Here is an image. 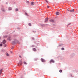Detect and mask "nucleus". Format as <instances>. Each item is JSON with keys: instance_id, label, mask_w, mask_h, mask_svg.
I'll list each match as a JSON object with an SVG mask.
<instances>
[{"instance_id": "f8f14e48", "label": "nucleus", "mask_w": 78, "mask_h": 78, "mask_svg": "<svg viewBox=\"0 0 78 78\" xmlns=\"http://www.w3.org/2000/svg\"><path fill=\"white\" fill-rule=\"evenodd\" d=\"M69 11H70V12H74V10L73 9H71Z\"/></svg>"}, {"instance_id": "1a4fd4ad", "label": "nucleus", "mask_w": 78, "mask_h": 78, "mask_svg": "<svg viewBox=\"0 0 78 78\" xmlns=\"http://www.w3.org/2000/svg\"><path fill=\"white\" fill-rule=\"evenodd\" d=\"M5 43H6V40H4L3 41V44H5Z\"/></svg>"}, {"instance_id": "5701e85b", "label": "nucleus", "mask_w": 78, "mask_h": 78, "mask_svg": "<svg viewBox=\"0 0 78 78\" xmlns=\"http://www.w3.org/2000/svg\"><path fill=\"white\" fill-rule=\"evenodd\" d=\"M62 50H64V48H61Z\"/></svg>"}, {"instance_id": "423d86ee", "label": "nucleus", "mask_w": 78, "mask_h": 78, "mask_svg": "<svg viewBox=\"0 0 78 78\" xmlns=\"http://www.w3.org/2000/svg\"><path fill=\"white\" fill-rule=\"evenodd\" d=\"M7 39L9 40V41H11V36H9V37L7 38Z\"/></svg>"}, {"instance_id": "412c9836", "label": "nucleus", "mask_w": 78, "mask_h": 78, "mask_svg": "<svg viewBox=\"0 0 78 78\" xmlns=\"http://www.w3.org/2000/svg\"><path fill=\"white\" fill-rule=\"evenodd\" d=\"M59 72H60V73H61L62 72V70L60 69L59 70Z\"/></svg>"}, {"instance_id": "b1692460", "label": "nucleus", "mask_w": 78, "mask_h": 78, "mask_svg": "<svg viewBox=\"0 0 78 78\" xmlns=\"http://www.w3.org/2000/svg\"><path fill=\"white\" fill-rule=\"evenodd\" d=\"M15 11H18V9H15Z\"/></svg>"}, {"instance_id": "a211bd4d", "label": "nucleus", "mask_w": 78, "mask_h": 78, "mask_svg": "<svg viewBox=\"0 0 78 78\" xmlns=\"http://www.w3.org/2000/svg\"><path fill=\"white\" fill-rule=\"evenodd\" d=\"M33 51H36V50L35 48H33Z\"/></svg>"}, {"instance_id": "7ed1b4c3", "label": "nucleus", "mask_w": 78, "mask_h": 78, "mask_svg": "<svg viewBox=\"0 0 78 78\" xmlns=\"http://www.w3.org/2000/svg\"><path fill=\"white\" fill-rule=\"evenodd\" d=\"M41 60L42 62H45V60L42 58H41Z\"/></svg>"}, {"instance_id": "58836bf2", "label": "nucleus", "mask_w": 78, "mask_h": 78, "mask_svg": "<svg viewBox=\"0 0 78 78\" xmlns=\"http://www.w3.org/2000/svg\"><path fill=\"white\" fill-rule=\"evenodd\" d=\"M6 5H8V2H6Z\"/></svg>"}, {"instance_id": "6ab92c4d", "label": "nucleus", "mask_w": 78, "mask_h": 78, "mask_svg": "<svg viewBox=\"0 0 78 78\" xmlns=\"http://www.w3.org/2000/svg\"><path fill=\"white\" fill-rule=\"evenodd\" d=\"M23 63H24V64H26V65H27V63L25 62H24Z\"/></svg>"}, {"instance_id": "4c0bfd02", "label": "nucleus", "mask_w": 78, "mask_h": 78, "mask_svg": "<svg viewBox=\"0 0 78 78\" xmlns=\"http://www.w3.org/2000/svg\"><path fill=\"white\" fill-rule=\"evenodd\" d=\"M19 57H20V58H22V57H21V56L20 55H19Z\"/></svg>"}, {"instance_id": "c85d7f7f", "label": "nucleus", "mask_w": 78, "mask_h": 78, "mask_svg": "<svg viewBox=\"0 0 78 78\" xmlns=\"http://www.w3.org/2000/svg\"><path fill=\"white\" fill-rule=\"evenodd\" d=\"M34 45H31V46H30V47H34Z\"/></svg>"}, {"instance_id": "473e14b6", "label": "nucleus", "mask_w": 78, "mask_h": 78, "mask_svg": "<svg viewBox=\"0 0 78 78\" xmlns=\"http://www.w3.org/2000/svg\"><path fill=\"white\" fill-rule=\"evenodd\" d=\"M45 0L46 2H47V3H48V1H47V0Z\"/></svg>"}, {"instance_id": "20e7f679", "label": "nucleus", "mask_w": 78, "mask_h": 78, "mask_svg": "<svg viewBox=\"0 0 78 78\" xmlns=\"http://www.w3.org/2000/svg\"><path fill=\"white\" fill-rule=\"evenodd\" d=\"M50 63L51 62H52L53 63H54L55 62V61H54V60H53V59H51V60H50Z\"/></svg>"}, {"instance_id": "9d476101", "label": "nucleus", "mask_w": 78, "mask_h": 78, "mask_svg": "<svg viewBox=\"0 0 78 78\" xmlns=\"http://www.w3.org/2000/svg\"><path fill=\"white\" fill-rule=\"evenodd\" d=\"M3 70V69H1L0 70V75H1L2 74V71Z\"/></svg>"}, {"instance_id": "6e6552de", "label": "nucleus", "mask_w": 78, "mask_h": 78, "mask_svg": "<svg viewBox=\"0 0 78 78\" xmlns=\"http://www.w3.org/2000/svg\"><path fill=\"white\" fill-rule=\"evenodd\" d=\"M50 22H54L55 20H50Z\"/></svg>"}, {"instance_id": "ddd939ff", "label": "nucleus", "mask_w": 78, "mask_h": 78, "mask_svg": "<svg viewBox=\"0 0 78 78\" xmlns=\"http://www.w3.org/2000/svg\"><path fill=\"white\" fill-rule=\"evenodd\" d=\"M70 57H71V58H73V54H71L70 56Z\"/></svg>"}, {"instance_id": "72a5a7b5", "label": "nucleus", "mask_w": 78, "mask_h": 78, "mask_svg": "<svg viewBox=\"0 0 78 78\" xmlns=\"http://www.w3.org/2000/svg\"><path fill=\"white\" fill-rule=\"evenodd\" d=\"M29 3V1H27V3Z\"/></svg>"}, {"instance_id": "f257e3e1", "label": "nucleus", "mask_w": 78, "mask_h": 78, "mask_svg": "<svg viewBox=\"0 0 78 78\" xmlns=\"http://www.w3.org/2000/svg\"><path fill=\"white\" fill-rule=\"evenodd\" d=\"M17 42V43H19V42L16 39L15 40V41H12V45H16V43Z\"/></svg>"}, {"instance_id": "0eeeda50", "label": "nucleus", "mask_w": 78, "mask_h": 78, "mask_svg": "<svg viewBox=\"0 0 78 78\" xmlns=\"http://www.w3.org/2000/svg\"><path fill=\"white\" fill-rule=\"evenodd\" d=\"M8 9L9 11H11V10H12V8L11 7H9Z\"/></svg>"}, {"instance_id": "cd10ccee", "label": "nucleus", "mask_w": 78, "mask_h": 78, "mask_svg": "<svg viewBox=\"0 0 78 78\" xmlns=\"http://www.w3.org/2000/svg\"><path fill=\"white\" fill-rule=\"evenodd\" d=\"M3 44H0V47H2Z\"/></svg>"}, {"instance_id": "393cba45", "label": "nucleus", "mask_w": 78, "mask_h": 78, "mask_svg": "<svg viewBox=\"0 0 78 78\" xmlns=\"http://www.w3.org/2000/svg\"><path fill=\"white\" fill-rule=\"evenodd\" d=\"M62 45V44H59V45H58V47H60V46H61V45Z\"/></svg>"}, {"instance_id": "39448f33", "label": "nucleus", "mask_w": 78, "mask_h": 78, "mask_svg": "<svg viewBox=\"0 0 78 78\" xmlns=\"http://www.w3.org/2000/svg\"><path fill=\"white\" fill-rule=\"evenodd\" d=\"M48 18H45V22H48Z\"/></svg>"}, {"instance_id": "e433bc0d", "label": "nucleus", "mask_w": 78, "mask_h": 78, "mask_svg": "<svg viewBox=\"0 0 78 78\" xmlns=\"http://www.w3.org/2000/svg\"><path fill=\"white\" fill-rule=\"evenodd\" d=\"M14 47H13L12 48H11L12 49H13V48H14Z\"/></svg>"}, {"instance_id": "f3484780", "label": "nucleus", "mask_w": 78, "mask_h": 78, "mask_svg": "<svg viewBox=\"0 0 78 78\" xmlns=\"http://www.w3.org/2000/svg\"><path fill=\"white\" fill-rule=\"evenodd\" d=\"M41 27H44L45 26V24H42L41 25Z\"/></svg>"}, {"instance_id": "aec40b11", "label": "nucleus", "mask_w": 78, "mask_h": 78, "mask_svg": "<svg viewBox=\"0 0 78 78\" xmlns=\"http://www.w3.org/2000/svg\"><path fill=\"white\" fill-rule=\"evenodd\" d=\"M34 60V61H37V58H35Z\"/></svg>"}, {"instance_id": "f704fd0d", "label": "nucleus", "mask_w": 78, "mask_h": 78, "mask_svg": "<svg viewBox=\"0 0 78 78\" xmlns=\"http://www.w3.org/2000/svg\"><path fill=\"white\" fill-rule=\"evenodd\" d=\"M32 32H33V33H35V32H36V31H32Z\"/></svg>"}, {"instance_id": "f03ea898", "label": "nucleus", "mask_w": 78, "mask_h": 78, "mask_svg": "<svg viewBox=\"0 0 78 78\" xmlns=\"http://www.w3.org/2000/svg\"><path fill=\"white\" fill-rule=\"evenodd\" d=\"M22 64V61H20L18 63L19 66H21Z\"/></svg>"}, {"instance_id": "c756f323", "label": "nucleus", "mask_w": 78, "mask_h": 78, "mask_svg": "<svg viewBox=\"0 0 78 78\" xmlns=\"http://www.w3.org/2000/svg\"><path fill=\"white\" fill-rule=\"evenodd\" d=\"M32 39H33V40H34V37H32Z\"/></svg>"}, {"instance_id": "dca6fc26", "label": "nucleus", "mask_w": 78, "mask_h": 78, "mask_svg": "<svg viewBox=\"0 0 78 78\" xmlns=\"http://www.w3.org/2000/svg\"><path fill=\"white\" fill-rule=\"evenodd\" d=\"M6 55L7 56H9V55L8 54V53H6Z\"/></svg>"}, {"instance_id": "ea45409f", "label": "nucleus", "mask_w": 78, "mask_h": 78, "mask_svg": "<svg viewBox=\"0 0 78 78\" xmlns=\"http://www.w3.org/2000/svg\"><path fill=\"white\" fill-rule=\"evenodd\" d=\"M17 29H19V30L20 29L19 28V27H18V28H17Z\"/></svg>"}, {"instance_id": "37998d69", "label": "nucleus", "mask_w": 78, "mask_h": 78, "mask_svg": "<svg viewBox=\"0 0 78 78\" xmlns=\"http://www.w3.org/2000/svg\"><path fill=\"white\" fill-rule=\"evenodd\" d=\"M11 53H12V51H11Z\"/></svg>"}, {"instance_id": "a19ab883", "label": "nucleus", "mask_w": 78, "mask_h": 78, "mask_svg": "<svg viewBox=\"0 0 78 78\" xmlns=\"http://www.w3.org/2000/svg\"><path fill=\"white\" fill-rule=\"evenodd\" d=\"M71 76H72V77H73L72 76V75H71Z\"/></svg>"}, {"instance_id": "9b49d317", "label": "nucleus", "mask_w": 78, "mask_h": 78, "mask_svg": "<svg viewBox=\"0 0 78 78\" xmlns=\"http://www.w3.org/2000/svg\"><path fill=\"white\" fill-rule=\"evenodd\" d=\"M2 10L3 12H5V9H4V8H2Z\"/></svg>"}, {"instance_id": "2eb2a0df", "label": "nucleus", "mask_w": 78, "mask_h": 78, "mask_svg": "<svg viewBox=\"0 0 78 78\" xmlns=\"http://www.w3.org/2000/svg\"><path fill=\"white\" fill-rule=\"evenodd\" d=\"M56 15H59V13L58 12H57L56 13Z\"/></svg>"}, {"instance_id": "a878e982", "label": "nucleus", "mask_w": 78, "mask_h": 78, "mask_svg": "<svg viewBox=\"0 0 78 78\" xmlns=\"http://www.w3.org/2000/svg\"><path fill=\"white\" fill-rule=\"evenodd\" d=\"M25 15H26V16H28V14H27V12H25Z\"/></svg>"}, {"instance_id": "2f4dec72", "label": "nucleus", "mask_w": 78, "mask_h": 78, "mask_svg": "<svg viewBox=\"0 0 78 78\" xmlns=\"http://www.w3.org/2000/svg\"><path fill=\"white\" fill-rule=\"evenodd\" d=\"M47 7L48 8H50V6H48V5L47 6Z\"/></svg>"}, {"instance_id": "79ce46f5", "label": "nucleus", "mask_w": 78, "mask_h": 78, "mask_svg": "<svg viewBox=\"0 0 78 78\" xmlns=\"http://www.w3.org/2000/svg\"><path fill=\"white\" fill-rule=\"evenodd\" d=\"M0 39H1V37H0Z\"/></svg>"}, {"instance_id": "4be33fe9", "label": "nucleus", "mask_w": 78, "mask_h": 78, "mask_svg": "<svg viewBox=\"0 0 78 78\" xmlns=\"http://www.w3.org/2000/svg\"><path fill=\"white\" fill-rule=\"evenodd\" d=\"M28 25H29V26H30V27H31V23H29L28 24Z\"/></svg>"}, {"instance_id": "bb28decb", "label": "nucleus", "mask_w": 78, "mask_h": 78, "mask_svg": "<svg viewBox=\"0 0 78 78\" xmlns=\"http://www.w3.org/2000/svg\"><path fill=\"white\" fill-rule=\"evenodd\" d=\"M4 47H6V44H4Z\"/></svg>"}, {"instance_id": "4468645a", "label": "nucleus", "mask_w": 78, "mask_h": 78, "mask_svg": "<svg viewBox=\"0 0 78 78\" xmlns=\"http://www.w3.org/2000/svg\"><path fill=\"white\" fill-rule=\"evenodd\" d=\"M31 4L32 5H34V2H31Z\"/></svg>"}, {"instance_id": "7c9ffc66", "label": "nucleus", "mask_w": 78, "mask_h": 78, "mask_svg": "<svg viewBox=\"0 0 78 78\" xmlns=\"http://www.w3.org/2000/svg\"><path fill=\"white\" fill-rule=\"evenodd\" d=\"M4 37H7V36H5Z\"/></svg>"}, {"instance_id": "c9c22d12", "label": "nucleus", "mask_w": 78, "mask_h": 78, "mask_svg": "<svg viewBox=\"0 0 78 78\" xmlns=\"http://www.w3.org/2000/svg\"><path fill=\"white\" fill-rule=\"evenodd\" d=\"M70 23H69L68 24V25H70Z\"/></svg>"}, {"instance_id": "c03bdc74", "label": "nucleus", "mask_w": 78, "mask_h": 78, "mask_svg": "<svg viewBox=\"0 0 78 78\" xmlns=\"http://www.w3.org/2000/svg\"><path fill=\"white\" fill-rule=\"evenodd\" d=\"M34 43H35V42H34Z\"/></svg>"}]
</instances>
